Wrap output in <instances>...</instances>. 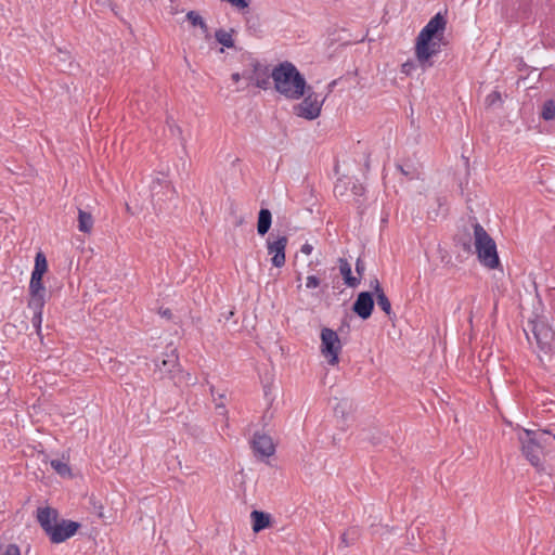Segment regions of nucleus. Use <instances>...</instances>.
I'll use <instances>...</instances> for the list:
<instances>
[{
	"label": "nucleus",
	"mask_w": 555,
	"mask_h": 555,
	"mask_svg": "<svg viewBox=\"0 0 555 555\" xmlns=\"http://www.w3.org/2000/svg\"><path fill=\"white\" fill-rule=\"evenodd\" d=\"M341 348L343 346L337 333L331 328L324 327L321 331V352L328 364L336 365L338 363V354Z\"/></svg>",
	"instance_id": "obj_7"
},
{
	"label": "nucleus",
	"mask_w": 555,
	"mask_h": 555,
	"mask_svg": "<svg viewBox=\"0 0 555 555\" xmlns=\"http://www.w3.org/2000/svg\"><path fill=\"white\" fill-rule=\"evenodd\" d=\"M541 117L544 120H553L555 118V102L547 100L542 106Z\"/></svg>",
	"instance_id": "obj_27"
},
{
	"label": "nucleus",
	"mask_w": 555,
	"mask_h": 555,
	"mask_svg": "<svg viewBox=\"0 0 555 555\" xmlns=\"http://www.w3.org/2000/svg\"><path fill=\"white\" fill-rule=\"evenodd\" d=\"M242 77H243V78H246V77H247V74H246V73H244V74H242V75H241V74H238V73H234V74H232V76H231V78H232V80H233L234 82H238V81H240V79H241Z\"/></svg>",
	"instance_id": "obj_33"
},
{
	"label": "nucleus",
	"mask_w": 555,
	"mask_h": 555,
	"mask_svg": "<svg viewBox=\"0 0 555 555\" xmlns=\"http://www.w3.org/2000/svg\"><path fill=\"white\" fill-rule=\"evenodd\" d=\"M275 90L288 100H298L306 93L307 82L296 66L281 63L271 73Z\"/></svg>",
	"instance_id": "obj_3"
},
{
	"label": "nucleus",
	"mask_w": 555,
	"mask_h": 555,
	"mask_svg": "<svg viewBox=\"0 0 555 555\" xmlns=\"http://www.w3.org/2000/svg\"><path fill=\"white\" fill-rule=\"evenodd\" d=\"M57 512L51 507L38 508L37 519L52 543H62L73 537L80 527L79 522L62 519L57 520Z\"/></svg>",
	"instance_id": "obj_4"
},
{
	"label": "nucleus",
	"mask_w": 555,
	"mask_h": 555,
	"mask_svg": "<svg viewBox=\"0 0 555 555\" xmlns=\"http://www.w3.org/2000/svg\"><path fill=\"white\" fill-rule=\"evenodd\" d=\"M47 289L42 280H30L28 302L46 304Z\"/></svg>",
	"instance_id": "obj_15"
},
{
	"label": "nucleus",
	"mask_w": 555,
	"mask_h": 555,
	"mask_svg": "<svg viewBox=\"0 0 555 555\" xmlns=\"http://www.w3.org/2000/svg\"><path fill=\"white\" fill-rule=\"evenodd\" d=\"M340 541H341V544H343L345 547H347V546H349V545L351 544V541H349V540H348V533H347V532H345V533H343V534H341V537H340Z\"/></svg>",
	"instance_id": "obj_32"
},
{
	"label": "nucleus",
	"mask_w": 555,
	"mask_h": 555,
	"mask_svg": "<svg viewBox=\"0 0 555 555\" xmlns=\"http://www.w3.org/2000/svg\"><path fill=\"white\" fill-rule=\"evenodd\" d=\"M233 33H234L233 29H231L230 31H227L224 29H218L215 33V38L223 47L233 48L234 47Z\"/></svg>",
	"instance_id": "obj_23"
},
{
	"label": "nucleus",
	"mask_w": 555,
	"mask_h": 555,
	"mask_svg": "<svg viewBox=\"0 0 555 555\" xmlns=\"http://www.w3.org/2000/svg\"><path fill=\"white\" fill-rule=\"evenodd\" d=\"M489 98H493V99H500V93L499 92H492Z\"/></svg>",
	"instance_id": "obj_36"
},
{
	"label": "nucleus",
	"mask_w": 555,
	"mask_h": 555,
	"mask_svg": "<svg viewBox=\"0 0 555 555\" xmlns=\"http://www.w3.org/2000/svg\"><path fill=\"white\" fill-rule=\"evenodd\" d=\"M532 333L540 351L545 354L555 353V332L546 322H533Z\"/></svg>",
	"instance_id": "obj_8"
},
{
	"label": "nucleus",
	"mask_w": 555,
	"mask_h": 555,
	"mask_svg": "<svg viewBox=\"0 0 555 555\" xmlns=\"http://www.w3.org/2000/svg\"><path fill=\"white\" fill-rule=\"evenodd\" d=\"M339 271L349 287H357L360 284V278L352 275L351 266L346 259H339Z\"/></svg>",
	"instance_id": "obj_16"
},
{
	"label": "nucleus",
	"mask_w": 555,
	"mask_h": 555,
	"mask_svg": "<svg viewBox=\"0 0 555 555\" xmlns=\"http://www.w3.org/2000/svg\"><path fill=\"white\" fill-rule=\"evenodd\" d=\"M48 270L47 258L42 251H38L35 257V267L30 280H42Z\"/></svg>",
	"instance_id": "obj_17"
},
{
	"label": "nucleus",
	"mask_w": 555,
	"mask_h": 555,
	"mask_svg": "<svg viewBox=\"0 0 555 555\" xmlns=\"http://www.w3.org/2000/svg\"><path fill=\"white\" fill-rule=\"evenodd\" d=\"M46 304L40 302H28V308L33 310L31 323L36 333L40 335L42 324V313Z\"/></svg>",
	"instance_id": "obj_19"
},
{
	"label": "nucleus",
	"mask_w": 555,
	"mask_h": 555,
	"mask_svg": "<svg viewBox=\"0 0 555 555\" xmlns=\"http://www.w3.org/2000/svg\"><path fill=\"white\" fill-rule=\"evenodd\" d=\"M51 467L62 477H70L72 476V469L67 462H64L62 460H52L50 462Z\"/></svg>",
	"instance_id": "obj_25"
},
{
	"label": "nucleus",
	"mask_w": 555,
	"mask_h": 555,
	"mask_svg": "<svg viewBox=\"0 0 555 555\" xmlns=\"http://www.w3.org/2000/svg\"><path fill=\"white\" fill-rule=\"evenodd\" d=\"M93 217L90 212L78 209V230L83 233H90L93 228Z\"/></svg>",
	"instance_id": "obj_21"
},
{
	"label": "nucleus",
	"mask_w": 555,
	"mask_h": 555,
	"mask_svg": "<svg viewBox=\"0 0 555 555\" xmlns=\"http://www.w3.org/2000/svg\"><path fill=\"white\" fill-rule=\"evenodd\" d=\"M251 448L256 455L270 457L275 452V447L270 436L256 433L251 440Z\"/></svg>",
	"instance_id": "obj_12"
},
{
	"label": "nucleus",
	"mask_w": 555,
	"mask_h": 555,
	"mask_svg": "<svg viewBox=\"0 0 555 555\" xmlns=\"http://www.w3.org/2000/svg\"><path fill=\"white\" fill-rule=\"evenodd\" d=\"M155 371L159 373L160 378H175L176 372L179 371V357L176 349L166 354L165 359L155 361Z\"/></svg>",
	"instance_id": "obj_10"
},
{
	"label": "nucleus",
	"mask_w": 555,
	"mask_h": 555,
	"mask_svg": "<svg viewBox=\"0 0 555 555\" xmlns=\"http://www.w3.org/2000/svg\"><path fill=\"white\" fill-rule=\"evenodd\" d=\"M365 167H366V169H369V168H370L369 160H366V162H365Z\"/></svg>",
	"instance_id": "obj_38"
},
{
	"label": "nucleus",
	"mask_w": 555,
	"mask_h": 555,
	"mask_svg": "<svg viewBox=\"0 0 555 555\" xmlns=\"http://www.w3.org/2000/svg\"><path fill=\"white\" fill-rule=\"evenodd\" d=\"M2 555H21V550L16 544H9Z\"/></svg>",
	"instance_id": "obj_29"
},
{
	"label": "nucleus",
	"mask_w": 555,
	"mask_h": 555,
	"mask_svg": "<svg viewBox=\"0 0 555 555\" xmlns=\"http://www.w3.org/2000/svg\"><path fill=\"white\" fill-rule=\"evenodd\" d=\"M216 406L224 409V404L223 403H217Z\"/></svg>",
	"instance_id": "obj_37"
},
{
	"label": "nucleus",
	"mask_w": 555,
	"mask_h": 555,
	"mask_svg": "<svg viewBox=\"0 0 555 555\" xmlns=\"http://www.w3.org/2000/svg\"><path fill=\"white\" fill-rule=\"evenodd\" d=\"M152 203L156 211H163L167 208L166 203L177 196L175 188L166 180L159 179L153 181L151 186Z\"/></svg>",
	"instance_id": "obj_9"
},
{
	"label": "nucleus",
	"mask_w": 555,
	"mask_h": 555,
	"mask_svg": "<svg viewBox=\"0 0 555 555\" xmlns=\"http://www.w3.org/2000/svg\"><path fill=\"white\" fill-rule=\"evenodd\" d=\"M518 440L524 456L538 470H542V457L555 448V434L550 429H524L518 434Z\"/></svg>",
	"instance_id": "obj_2"
},
{
	"label": "nucleus",
	"mask_w": 555,
	"mask_h": 555,
	"mask_svg": "<svg viewBox=\"0 0 555 555\" xmlns=\"http://www.w3.org/2000/svg\"><path fill=\"white\" fill-rule=\"evenodd\" d=\"M313 250V247L312 245L306 243L301 246V253L306 254V255H310Z\"/></svg>",
	"instance_id": "obj_31"
},
{
	"label": "nucleus",
	"mask_w": 555,
	"mask_h": 555,
	"mask_svg": "<svg viewBox=\"0 0 555 555\" xmlns=\"http://www.w3.org/2000/svg\"><path fill=\"white\" fill-rule=\"evenodd\" d=\"M474 246L478 260L482 266L488 269L499 268L500 259L496 251V244L478 222L474 223Z\"/></svg>",
	"instance_id": "obj_5"
},
{
	"label": "nucleus",
	"mask_w": 555,
	"mask_h": 555,
	"mask_svg": "<svg viewBox=\"0 0 555 555\" xmlns=\"http://www.w3.org/2000/svg\"><path fill=\"white\" fill-rule=\"evenodd\" d=\"M320 286V280L315 275H309L306 281L307 288H317Z\"/></svg>",
	"instance_id": "obj_28"
},
{
	"label": "nucleus",
	"mask_w": 555,
	"mask_h": 555,
	"mask_svg": "<svg viewBox=\"0 0 555 555\" xmlns=\"http://www.w3.org/2000/svg\"><path fill=\"white\" fill-rule=\"evenodd\" d=\"M374 308V299L371 293L361 292L353 302L352 310L361 319L366 320L371 317Z\"/></svg>",
	"instance_id": "obj_13"
},
{
	"label": "nucleus",
	"mask_w": 555,
	"mask_h": 555,
	"mask_svg": "<svg viewBox=\"0 0 555 555\" xmlns=\"http://www.w3.org/2000/svg\"><path fill=\"white\" fill-rule=\"evenodd\" d=\"M287 242L286 236H279L275 240L269 237L267 241L268 254L272 255L271 262L276 268H281L285 264V248Z\"/></svg>",
	"instance_id": "obj_11"
},
{
	"label": "nucleus",
	"mask_w": 555,
	"mask_h": 555,
	"mask_svg": "<svg viewBox=\"0 0 555 555\" xmlns=\"http://www.w3.org/2000/svg\"><path fill=\"white\" fill-rule=\"evenodd\" d=\"M356 271L361 278L365 271V263L359 258L356 262Z\"/></svg>",
	"instance_id": "obj_30"
},
{
	"label": "nucleus",
	"mask_w": 555,
	"mask_h": 555,
	"mask_svg": "<svg viewBox=\"0 0 555 555\" xmlns=\"http://www.w3.org/2000/svg\"><path fill=\"white\" fill-rule=\"evenodd\" d=\"M159 313L163 315V317H166V318H170L171 317V311L169 309H164V310H160Z\"/></svg>",
	"instance_id": "obj_34"
},
{
	"label": "nucleus",
	"mask_w": 555,
	"mask_h": 555,
	"mask_svg": "<svg viewBox=\"0 0 555 555\" xmlns=\"http://www.w3.org/2000/svg\"><path fill=\"white\" fill-rule=\"evenodd\" d=\"M376 282H378L377 279L371 281V286L373 287L375 294H376Z\"/></svg>",
	"instance_id": "obj_35"
},
{
	"label": "nucleus",
	"mask_w": 555,
	"mask_h": 555,
	"mask_svg": "<svg viewBox=\"0 0 555 555\" xmlns=\"http://www.w3.org/2000/svg\"><path fill=\"white\" fill-rule=\"evenodd\" d=\"M446 26L444 15L438 12L420 31L415 43V55L422 66H431L430 57L440 52Z\"/></svg>",
	"instance_id": "obj_1"
},
{
	"label": "nucleus",
	"mask_w": 555,
	"mask_h": 555,
	"mask_svg": "<svg viewBox=\"0 0 555 555\" xmlns=\"http://www.w3.org/2000/svg\"><path fill=\"white\" fill-rule=\"evenodd\" d=\"M254 532H259L270 525V515L260 511L250 513Z\"/></svg>",
	"instance_id": "obj_18"
},
{
	"label": "nucleus",
	"mask_w": 555,
	"mask_h": 555,
	"mask_svg": "<svg viewBox=\"0 0 555 555\" xmlns=\"http://www.w3.org/2000/svg\"><path fill=\"white\" fill-rule=\"evenodd\" d=\"M272 223V215L269 209L262 208L258 215L257 231L259 235H264L270 230Z\"/></svg>",
	"instance_id": "obj_20"
},
{
	"label": "nucleus",
	"mask_w": 555,
	"mask_h": 555,
	"mask_svg": "<svg viewBox=\"0 0 555 555\" xmlns=\"http://www.w3.org/2000/svg\"><path fill=\"white\" fill-rule=\"evenodd\" d=\"M186 20L193 25V26H198L202 28V30L204 33H207L208 31V27H207V24L205 23V21L203 20V17L195 11H189L186 13Z\"/></svg>",
	"instance_id": "obj_26"
},
{
	"label": "nucleus",
	"mask_w": 555,
	"mask_h": 555,
	"mask_svg": "<svg viewBox=\"0 0 555 555\" xmlns=\"http://www.w3.org/2000/svg\"><path fill=\"white\" fill-rule=\"evenodd\" d=\"M376 301L378 307L390 317L392 313L391 304L388 297L386 296L384 289L382 288L379 282H376Z\"/></svg>",
	"instance_id": "obj_22"
},
{
	"label": "nucleus",
	"mask_w": 555,
	"mask_h": 555,
	"mask_svg": "<svg viewBox=\"0 0 555 555\" xmlns=\"http://www.w3.org/2000/svg\"><path fill=\"white\" fill-rule=\"evenodd\" d=\"M397 169L409 180L420 179L421 171L412 164L397 165Z\"/></svg>",
	"instance_id": "obj_24"
},
{
	"label": "nucleus",
	"mask_w": 555,
	"mask_h": 555,
	"mask_svg": "<svg viewBox=\"0 0 555 555\" xmlns=\"http://www.w3.org/2000/svg\"><path fill=\"white\" fill-rule=\"evenodd\" d=\"M304 95V100L294 105V114L307 120H313L320 116L324 99L320 100L319 95L308 86Z\"/></svg>",
	"instance_id": "obj_6"
},
{
	"label": "nucleus",
	"mask_w": 555,
	"mask_h": 555,
	"mask_svg": "<svg viewBox=\"0 0 555 555\" xmlns=\"http://www.w3.org/2000/svg\"><path fill=\"white\" fill-rule=\"evenodd\" d=\"M253 70L247 75L246 79L250 82L255 83L256 87L260 89H268L270 85L271 74L267 66H262L260 63L256 62L253 64Z\"/></svg>",
	"instance_id": "obj_14"
}]
</instances>
